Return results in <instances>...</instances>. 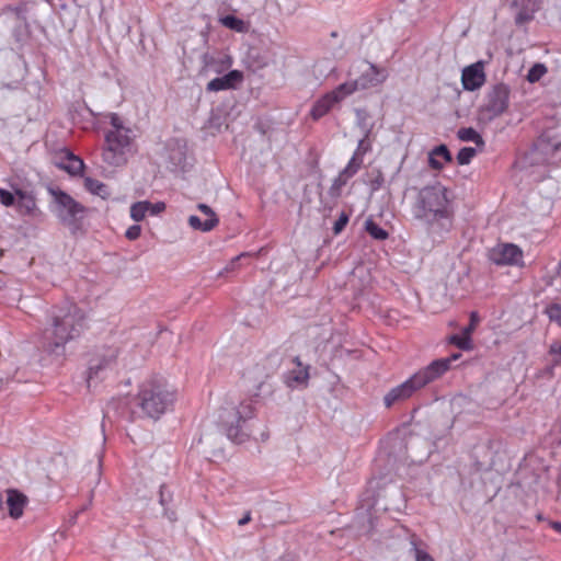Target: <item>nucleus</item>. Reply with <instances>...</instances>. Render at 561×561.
<instances>
[{
  "mask_svg": "<svg viewBox=\"0 0 561 561\" xmlns=\"http://www.w3.org/2000/svg\"><path fill=\"white\" fill-rule=\"evenodd\" d=\"M175 393L162 378H151L141 385L138 407L150 419L158 420L174 404Z\"/></svg>",
  "mask_w": 561,
  "mask_h": 561,
  "instance_id": "obj_4",
  "label": "nucleus"
},
{
  "mask_svg": "<svg viewBox=\"0 0 561 561\" xmlns=\"http://www.w3.org/2000/svg\"><path fill=\"white\" fill-rule=\"evenodd\" d=\"M110 124L112 129L107 130L105 134H116L117 131H119V134L133 133L129 127L124 125L123 119L116 113L110 115Z\"/></svg>",
  "mask_w": 561,
  "mask_h": 561,
  "instance_id": "obj_28",
  "label": "nucleus"
},
{
  "mask_svg": "<svg viewBox=\"0 0 561 561\" xmlns=\"http://www.w3.org/2000/svg\"><path fill=\"white\" fill-rule=\"evenodd\" d=\"M48 191L54 197L51 211L64 226L71 230V232L79 230L82 219L85 216L87 208L72 198L68 193L59 188L49 187Z\"/></svg>",
  "mask_w": 561,
  "mask_h": 561,
  "instance_id": "obj_5",
  "label": "nucleus"
},
{
  "mask_svg": "<svg viewBox=\"0 0 561 561\" xmlns=\"http://www.w3.org/2000/svg\"><path fill=\"white\" fill-rule=\"evenodd\" d=\"M88 328L87 314L73 301L50 308L43 332V347L49 354L62 356L66 345L78 340Z\"/></svg>",
  "mask_w": 561,
  "mask_h": 561,
  "instance_id": "obj_1",
  "label": "nucleus"
},
{
  "mask_svg": "<svg viewBox=\"0 0 561 561\" xmlns=\"http://www.w3.org/2000/svg\"><path fill=\"white\" fill-rule=\"evenodd\" d=\"M27 497L18 490H7L5 504L9 508V515L12 518H20L23 515L24 506L26 505Z\"/></svg>",
  "mask_w": 561,
  "mask_h": 561,
  "instance_id": "obj_15",
  "label": "nucleus"
},
{
  "mask_svg": "<svg viewBox=\"0 0 561 561\" xmlns=\"http://www.w3.org/2000/svg\"><path fill=\"white\" fill-rule=\"evenodd\" d=\"M446 193L440 184L425 186L420 190L413 206L414 217L426 225L433 238H443L453 228L454 213Z\"/></svg>",
  "mask_w": 561,
  "mask_h": 561,
  "instance_id": "obj_2",
  "label": "nucleus"
},
{
  "mask_svg": "<svg viewBox=\"0 0 561 561\" xmlns=\"http://www.w3.org/2000/svg\"><path fill=\"white\" fill-rule=\"evenodd\" d=\"M355 114H356V124L359 127V129L362 130V134L365 137H370L373 128H374V123L370 121V116H369L368 112L363 108H357L355 111Z\"/></svg>",
  "mask_w": 561,
  "mask_h": 561,
  "instance_id": "obj_21",
  "label": "nucleus"
},
{
  "mask_svg": "<svg viewBox=\"0 0 561 561\" xmlns=\"http://www.w3.org/2000/svg\"><path fill=\"white\" fill-rule=\"evenodd\" d=\"M477 151L472 147H463L459 150L457 154V162L460 165L468 164L471 159L476 156Z\"/></svg>",
  "mask_w": 561,
  "mask_h": 561,
  "instance_id": "obj_36",
  "label": "nucleus"
},
{
  "mask_svg": "<svg viewBox=\"0 0 561 561\" xmlns=\"http://www.w3.org/2000/svg\"><path fill=\"white\" fill-rule=\"evenodd\" d=\"M549 354L553 356V364L559 365L561 364V339L554 341L550 347H549Z\"/></svg>",
  "mask_w": 561,
  "mask_h": 561,
  "instance_id": "obj_40",
  "label": "nucleus"
},
{
  "mask_svg": "<svg viewBox=\"0 0 561 561\" xmlns=\"http://www.w3.org/2000/svg\"><path fill=\"white\" fill-rule=\"evenodd\" d=\"M365 229L376 240L382 241L386 240L389 236L385 229H382L371 219L366 220Z\"/></svg>",
  "mask_w": 561,
  "mask_h": 561,
  "instance_id": "obj_26",
  "label": "nucleus"
},
{
  "mask_svg": "<svg viewBox=\"0 0 561 561\" xmlns=\"http://www.w3.org/2000/svg\"><path fill=\"white\" fill-rule=\"evenodd\" d=\"M84 187L92 194L98 195L102 198H106L110 196V191L107 185H105L103 182L92 179V178H85L84 180Z\"/></svg>",
  "mask_w": 561,
  "mask_h": 561,
  "instance_id": "obj_22",
  "label": "nucleus"
},
{
  "mask_svg": "<svg viewBox=\"0 0 561 561\" xmlns=\"http://www.w3.org/2000/svg\"><path fill=\"white\" fill-rule=\"evenodd\" d=\"M252 416V407L241 403L236 408L231 404L222 407L218 415V424L228 439L233 443H243L248 435L242 431L240 423Z\"/></svg>",
  "mask_w": 561,
  "mask_h": 561,
  "instance_id": "obj_7",
  "label": "nucleus"
},
{
  "mask_svg": "<svg viewBox=\"0 0 561 561\" xmlns=\"http://www.w3.org/2000/svg\"><path fill=\"white\" fill-rule=\"evenodd\" d=\"M457 136L461 141H472L479 147L484 146L481 135L472 127H463L457 131Z\"/></svg>",
  "mask_w": 561,
  "mask_h": 561,
  "instance_id": "obj_23",
  "label": "nucleus"
},
{
  "mask_svg": "<svg viewBox=\"0 0 561 561\" xmlns=\"http://www.w3.org/2000/svg\"><path fill=\"white\" fill-rule=\"evenodd\" d=\"M371 150V142L369 137H363L359 139L357 148L354 152L353 157H356L357 160H362V157Z\"/></svg>",
  "mask_w": 561,
  "mask_h": 561,
  "instance_id": "obj_35",
  "label": "nucleus"
},
{
  "mask_svg": "<svg viewBox=\"0 0 561 561\" xmlns=\"http://www.w3.org/2000/svg\"><path fill=\"white\" fill-rule=\"evenodd\" d=\"M428 162L430 165L435 170H440L443 168L442 162L437 160L436 156H432V152L430 153Z\"/></svg>",
  "mask_w": 561,
  "mask_h": 561,
  "instance_id": "obj_49",
  "label": "nucleus"
},
{
  "mask_svg": "<svg viewBox=\"0 0 561 561\" xmlns=\"http://www.w3.org/2000/svg\"><path fill=\"white\" fill-rule=\"evenodd\" d=\"M382 181H383V180H382V178H381V176H379L378 179H376V180L373 182V188H374V190H377V188L381 185Z\"/></svg>",
  "mask_w": 561,
  "mask_h": 561,
  "instance_id": "obj_53",
  "label": "nucleus"
},
{
  "mask_svg": "<svg viewBox=\"0 0 561 561\" xmlns=\"http://www.w3.org/2000/svg\"><path fill=\"white\" fill-rule=\"evenodd\" d=\"M278 365V356H268L254 367L248 369L244 376L253 381L256 388L260 389L265 380L277 369Z\"/></svg>",
  "mask_w": 561,
  "mask_h": 561,
  "instance_id": "obj_12",
  "label": "nucleus"
},
{
  "mask_svg": "<svg viewBox=\"0 0 561 561\" xmlns=\"http://www.w3.org/2000/svg\"><path fill=\"white\" fill-rule=\"evenodd\" d=\"M117 355V348L106 347L98 352L90 359L87 373V383L89 388L91 387L93 380L102 379L104 373L107 369H112L114 367L116 364Z\"/></svg>",
  "mask_w": 561,
  "mask_h": 561,
  "instance_id": "obj_10",
  "label": "nucleus"
},
{
  "mask_svg": "<svg viewBox=\"0 0 561 561\" xmlns=\"http://www.w3.org/2000/svg\"><path fill=\"white\" fill-rule=\"evenodd\" d=\"M411 551L414 553L415 561H434L432 556L419 548L415 536L411 539Z\"/></svg>",
  "mask_w": 561,
  "mask_h": 561,
  "instance_id": "obj_34",
  "label": "nucleus"
},
{
  "mask_svg": "<svg viewBox=\"0 0 561 561\" xmlns=\"http://www.w3.org/2000/svg\"><path fill=\"white\" fill-rule=\"evenodd\" d=\"M197 208L207 216V219L217 218L215 211L206 204H198Z\"/></svg>",
  "mask_w": 561,
  "mask_h": 561,
  "instance_id": "obj_46",
  "label": "nucleus"
},
{
  "mask_svg": "<svg viewBox=\"0 0 561 561\" xmlns=\"http://www.w3.org/2000/svg\"><path fill=\"white\" fill-rule=\"evenodd\" d=\"M15 195L18 196L16 208L21 214H32L36 208L35 198L28 192L22 191L20 188L15 190Z\"/></svg>",
  "mask_w": 561,
  "mask_h": 561,
  "instance_id": "obj_19",
  "label": "nucleus"
},
{
  "mask_svg": "<svg viewBox=\"0 0 561 561\" xmlns=\"http://www.w3.org/2000/svg\"><path fill=\"white\" fill-rule=\"evenodd\" d=\"M432 156H436V157L443 158L447 162H451L453 161L451 153L448 150L446 145H439V146L435 147L432 150Z\"/></svg>",
  "mask_w": 561,
  "mask_h": 561,
  "instance_id": "obj_41",
  "label": "nucleus"
},
{
  "mask_svg": "<svg viewBox=\"0 0 561 561\" xmlns=\"http://www.w3.org/2000/svg\"><path fill=\"white\" fill-rule=\"evenodd\" d=\"M348 219H350L348 215L345 211H342L339 219L334 222V226H333L334 234H339L343 231V229L345 228V226L348 222Z\"/></svg>",
  "mask_w": 561,
  "mask_h": 561,
  "instance_id": "obj_43",
  "label": "nucleus"
},
{
  "mask_svg": "<svg viewBox=\"0 0 561 561\" xmlns=\"http://www.w3.org/2000/svg\"><path fill=\"white\" fill-rule=\"evenodd\" d=\"M218 218L213 219H206L205 221H202L198 216L192 215L188 218L190 226L195 230L201 231H210L218 225Z\"/></svg>",
  "mask_w": 561,
  "mask_h": 561,
  "instance_id": "obj_24",
  "label": "nucleus"
},
{
  "mask_svg": "<svg viewBox=\"0 0 561 561\" xmlns=\"http://www.w3.org/2000/svg\"><path fill=\"white\" fill-rule=\"evenodd\" d=\"M545 314L549 318L550 321L556 322L561 327V305L560 304H551L546 307Z\"/></svg>",
  "mask_w": 561,
  "mask_h": 561,
  "instance_id": "obj_32",
  "label": "nucleus"
},
{
  "mask_svg": "<svg viewBox=\"0 0 561 561\" xmlns=\"http://www.w3.org/2000/svg\"><path fill=\"white\" fill-rule=\"evenodd\" d=\"M165 209V204L163 202H158L156 204H151V206H149V210L151 215H158L160 214L161 211H163Z\"/></svg>",
  "mask_w": 561,
  "mask_h": 561,
  "instance_id": "obj_48",
  "label": "nucleus"
},
{
  "mask_svg": "<svg viewBox=\"0 0 561 561\" xmlns=\"http://www.w3.org/2000/svg\"><path fill=\"white\" fill-rule=\"evenodd\" d=\"M149 206H151V203L147 201L134 203L130 207V217L135 221L142 220L149 210Z\"/></svg>",
  "mask_w": 561,
  "mask_h": 561,
  "instance_id": "obj_27",
  "label": "nucleus"
},
{
  "mask_svg": "<svg viewBox=\"0 0 561 561\" xmlns=\"http://www.w3.org/2000/svg\"><path fill=\"white\" fill-rule=\"evenodd\" d=\"M0 202L7 207L13 206L15 204V195L4 188H0Z\"/></svg>",
  "mask_w": 561,
  "mask_h": 561,
  "instance_id": "obj_44",
  "label": "nucleus"
},
{
  "mask_svg": "<svg viewBox=\"0 0 561 561\" xmlns=\"http://www.w3.org/2000/svg\"><path fill=\"white\" fill-rule=\"evenodd\" d=\"M207 91L217 92L231 89V84L226 81L225 76L210 80L207 84Z\"/></svg>",
  "mask_w": 561,
  "mask_h": 561,
  "instance_id": "obj_31",
  "label": "nucleus"
},
{
  "mask_svg": "<svg viewBox=\"0 0 561 561\" xmlns=\"http://www.w3.org/2000/svg\"><path fill=\"white\" fill-rule=\"evenodd\" d=\"M243 256H245V254H240L239 256L232 259V261L222 271L218 273V276H224L226 273L233 271L236 267V263Z\"/></svg>",
  "mask_w": 561,
  "mask_h": 561,
  "instance_id": "obj_47",
  "label": "nucleus"
},
{
  "mask_svg": "<svg viewBox=\"0 0 561 561\" xmlns=\"http://www.w3.org/2000/svg\"><path fill=\"white\" fill-rule=\"evenodd\" d=\"M251 519V516H250V513H247L240 520H239V525H245L250 522Z\"/></svg>",
  "mask_w": 561,
  "mask_h": 561,
  "instance_id": "obj_52",
  "label": "nucleus"
},
{
  "mask_svg": "<svg viewBox=\"0 0 561 561\" xmlns=\"http://www.w3.org/2000/svg\"><path fill=\"white\" fill-rule=\"evenodd\" d=\"M512 7L516 10L515 23L524 25L531 21L539 10V0H513Z\"/></svg>",
  "mask_w": 561,
  "mask_h": 561,
  "instance_id": "obj_14",
  "label": "nucleus"
},
{
  "mask_svg": "<svg viewBox=\"0 0 561 561\" xmlns=\"http://www.w3.org/2000/svg\"><path fill=\"white\" fill-rule=\"evenodd\" d=\"M510 88L504 83L494 84L485 95L480 108V118L491 122L506 112L510 104Z\"/></svg>",
  "mask_w": 561,
  "mask_h": 561,
  "instance_id": "obj_8",
  "label": "nucleus"
},
{
  "mask_svg": "<svg viewBox=\"0 0 561 561\" xmlns=\"http://www.w3.org/2000/svg\"><path fill=\"white\" fill-rule=\"evenodd\" d=\"M336 96L334 93H327L322 98H320L312 106L310 115L313 119H319L324 116L334 104H336Z\"/></svg>",
  "mask_w": 561,
  "mask_h": 561,
  "instance_id": "obj_18",
  "label": "nucleus"
},
{
  "mask_svg": "<svg viewBox=\"0 0 561 561\" xmlns=\"http://www.w3.org/2000/svg\"><path fill=\"white\" fill-rule=\"evenodd\" d=\"M136 150L133 133L105 134L102 158L111 167H123L135 154Z\"/></svg>",
  "mask_w": 561,
  "mask_h": 561,
  "instance_id": "obj_6",
  "label": "nucleus"
},
{
  "mask_svg": "<svg viewBox=\"0 0 561 561\" xmlns=\"http://www.w3.org/2000/svg\"><path fill=\"white\" fill-rule=\"evenodd\" d=\"M362 162H363V160H357L356 157H352L348 164L344 168V170L340 174H343V178L348 180L357 172Z\"/></svg>",
  "mask_w": 561,
  "mask_h": 561,
  "instance_id": "obj_38",
  "label": "nucleus"
},
{
  "mask_svg": "<svg viewBox=\"0 0 561 561\" xmlns=\"http://www.w3.org/2000/svg\"><path fill=\"white\" fill-rule=\"evenodd\" d=\"M387 78V72L385 70L378 69L374 65H368L367 70H365L362 76L356 79L357 83L365 84V90L371 87H376L382 83Z\"/></svg>",
  "mask_w": 561,
  "mask_h": 561,
  "instance_id": "obj_17",
  "label": "nucleus"
},
{
  "mask_svg": "<svg viewBox=\"0 0 561 561\" xmlns=\"http://www.w3.org/2000/svg\"><path fill=\"white\" fill-rule=\"evenodd\" d=\"M347 180L343 178V174H339L337 178L334 179L331 187L329 188V194L333 198H337L341 195L342 187L346 184Z\"/></svg>",
  "mask_w": 561,
  "mask_h": 561,
  "instance_id": "obj_37",
  "label": "nucleus"
},
{
  "mask_svg": "<svg viewBox=\"0 0 561 561\" xmlns=\"http://www.w3.org/2000/svg\"><path fill=\"white\" fill-rule=\"evenodd\" d=\"M165 490H167L165 486L161 485V488H160V500L159 501H160V504L163 505V506L170 501V495L167 497Z\"/></svg>",
  "mask_w": 561,
  "mask_h": 561,
  "instance_id": "obj_50",
  "label": "nucleus"
},
{
  "mask_svg": "<svg viewBox=\"0 0 561 561\" xmlns=\"http://www.w3.org/2000/svg\"><path fill=\"white\" fill-rule=\"evenodd\" d=\"M450 343L455 344L457 347L463 351L472 350V341L469 335H463L461 332V335H453L450 337Z\"/></svg>",
  "mask_w": 561,
  "mask_h": 561,
  "instance_id": "obj_33",
  "label": "nucleus"
},
{
  "mask_svg": "<svg viewBox=\"0 0 561 561\" xmlns=\"http://www.w3.org/2000/svg\"><path fill=\"white\" fill-rule=\"evenodd\" d=\"M3 504H4L3 494L0 492V510L3 508Z\"/></svg>",
  "mask_w": 561,
  "mask_h": 561,
  "instance_id": "obj_55",
  "label": "nucleus"
},
{
  "mask_svg": "<svg viewBox=\"0 0 561 561\" xmlns=\"http://www.w3.org/2000/svg\"><path fill=\"white\" fill-rule=\"evenodd\" d=\"M68 163L64 164L62 168L71 175H78L83 171V161L73 156L71 152L67 153Z\"/></svg>",
  "mask_w": 561,
  "mask_h": 561,
  "instance_id": "obj_25",
  "label": "nucleus"
},
{
  "mask_svg": "<svg viewBox=\"0 0 561 561\" xmlns=\"http://www.w3.org/2000/svg\"><path fill=\"white\" fill-rule=\"evenodd\" d=\"M226 81L231 84V89L236 88L237 84L241 83L243 80V75L239 70H231L227 75H225Z\"/></svg>",
  "mask_w": 561,
  "mask_h": 561,
  "instance_id": "obj_42",
  "label": "nucleus"
},
{
  "mask_svg": "<svg viewBox=\"0 0 561 561\" xmlns=\"http://www.w3.org/2000/svg\"><path fill=\"white\" fill-rule=\"evenodd\" d=\"M308 378V373H302V371H299L295 377H294V380L297 381V382H304L306 381Z\"/></svg>",
  "mask_w": 561,
  "mask_h": 561,
  "instance_id": "obj_51",
  "label": "nucleus"
},
{
  "mask_svg": "<svg viewBox=\"0 0 561 561\" xmlns=\"http://www.w3.org/2000/svg\"><path fill=\"white\" fill-rule=\"evenodd\" d=\"M221 23L232 31L243 32L245 30L244 21L234 15H226L221 19Z\"/></svg>",
  "mask_w": 561,
  "mask_h": 561,
  "instance_id": "obj_29",
  "label": "nucleus"
},
{
  "mask_svg": "<svg viewBox=\"0 0 561 561\" xmlns=\"http://www.w3.org/2000/svg\"><path fill=\"white\" fill-rule=\"evenodd\" d=\"M488 259L496 265H519L523 252L513 243H502L489 250Z\"/></svg>",
  "mask_w": 561,
  "mask_h": 561,
  "instance_id": "obj_11",
  "label": "nucleus"
},
{
  "mask_svg": "<svg viewBox=\"0 0 561 561\" xmlns=\"http://www.w3.org/2000/svg\"><path fill=\"white\" fill-rule=\"evenodd\" d=\"M459 354H455L448 358L435 359L426 367L417 370L404 382L386 393L383 397L385 405L390 408L398 402L410 399L415 392L440 378L449 370L451 362L459 358Z\"/></svg>",
  "mask_w": 561,
  "mask_h": 561,
  "instance_id": "obj_3",
  "label": "nucleus"
},
{
  "mask_svg": "<svg viewBox=\"0 0 561 561\" xmlns=\"http://www.w3.org/2000/svg\"><path fill=\"white\" fill-rule=\"evenodd\" d=\"M140 233H141V227L139 225H133L130 226L126 232H125V237L128 239V240H136L140 237Z\"/></svg>",
  "mask_w": 561,
  "mask_h": 561,
  "instance_id": "obj_45",
  "label": "nucleus"
},
{
  "mask_svg": "<svg viewBox=\"0 0 561 561\" xmlns=\"http://www.w3.org/2000/svg\"><path fill=\"white\" fill-rule=\"evenodd\" d=\"M359 90H365V84H363L360 82L357 83L356 80H353V81H347V82L340 84L330 93H334V96H336V102L339 103L347 95H350L356 91H359Z\"/></svg>",
  "mask_w": 561,
  "mask_h": 561,
  "instance_id": "obj_20",
  "label": "nucleus"
},
{
  "mask_svg": "<svg viewBox=\"0 0 561 561\" xmlns=\"http://www.w3.org/2000/svg\"><path fill=\"white\" fill-rule=\"evenodd\" d=\"M479 322H480V318H479L478 312L472 311L470 313L469 324L462 329L463 335H469L471 337V334L476 330Z\"/></svg>",
  "mask_w": 561,
  "mask_h": 561,
  "instance_id": "obj_39",
  "label": "nucleus"
},
{
  "mask_svg": "<svg viewBox=\"0 0 561 561\" xmlns=\"http://www.w3.org/2000/svg\"><path fill=\"white\" fill-rule=\"evenodd\" d=\"M462 87L467 91H474L481 88L485 82L483 64L478 61L466 67L461 75Z\"/></svg>",
  "mask_w": 561,
  "mask_h": 561,
  "instance_id": "obj_13",
  "label": "nucleus"
},
{
  "mask_svg": "<svg viewBox=\"0 0 561 561\" xmlns=\"http://www.w3.org/2000/svg\"><path fill=\"white\" fill-rule=\"evenodd\" d=\"M547 72V67L543 64H535L527 73V80L531 83L539 81Z\"/></svg>",
  "mask_w": 561,
  "mask_h": 561,
  "instance_id": "obj_30",
  "label": "nucleus"
},
{
  "mask_svg": "<svg viewBox=\"0 0 561 561\" xmlns=\"http://www.w3.org/2000/svg\"><path fill=\"white\" fill-rule=\"evenodd\" d=\"M558 151H561V139L554 129H548L535 141L527 159L531 164H541L549 162Z\"/></svg>",
  "mask_w": 561,
  "mask_h": 561,
  "instance_id": "obj_9",
  "label": "nucleus"
},
{
  "mask_svg": "<svg viewBox=\"0 0 561 561\" xmlns=\"http://www.w3.org/2000/svg\"><path fill=\"white\" fill-rule=\"evenodd\" d=\"M168 161L172 171H184L186 167V149L185 146L178 141L168 146Z\"/></svg>",
  "mask_w": 561,
  "mask_h": 561,
  "instance_id": "obj_16",
  "label": "nucleus"
},
{
  "mask_svg": "<svg viewBox=\"0 0 561 561\" xmlns=\"http://www.w3.org/2000/svg\"><path fill=\"white\" fill-rule=\"evenodd\" d=\"M551 527H552L554 530H557V531L561 533V523H560V522H552V523H551Z\"/></svg>",
  "mask_w": 561,
  "mask_h": 561,
  "instance_id": "obj_54",
  "label": "nucleus"
}]
</instances>
